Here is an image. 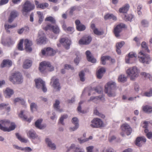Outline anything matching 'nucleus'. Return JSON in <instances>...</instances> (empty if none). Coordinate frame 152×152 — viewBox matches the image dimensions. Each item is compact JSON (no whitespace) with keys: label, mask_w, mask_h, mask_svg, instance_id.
Wrapping results in <instances>:
<instances>
[{"label":"nucleus","mask_w":152,"mask_h":152,"mask_svg":"<svg viewBox=\"0 0 152 152\" xmlns=\"http://www.w3.org/2000/svg\"><path fill=\"white\" fill-rule=\"evenodd\" d=\"M83 103V101H80L79 104V106L77 108V111L79 112L80 113H83V111L81 110V105Z\"/></svg>","instance_id":"680f3d73"},{"label":"nucleus","mask_w":152,"mask_h":152,"mask_svg":"<svg viewBox=\"0 0 152 152\" xmlns=\"http://www.w3.org/2000/svg\"><path fill=\"white\" fill-rule=\"evenodd\" d=\"M9 80L14 84H20L23 83V78L21 74L17 72L13 73L10 76Z\"/></svg>","instance_id":"f03ea898"},{"label":"nucleus","mask_w":152,"mask_h":152,"mask_svg":"<svg viewBox=\"0 0 152 152\" xmlns=\"http://www.w3.org/2000/svg\"><path fill=\"white\" fill-rule=\"evenodd\" d=\"M46 143L48 146L52 150H54L56 148V145L52 142L51 139L49 138H47L45 139Z\"/></svg>","instance_id":"4be33fe9"},{"label":"nucleus","mask_w":152,"mask_h":152,"mask_svg":"<svg viewBox=\"0 0 152 152\" xmlns=\"http://www.w3.org/2000/svg\"><path fill=\"white\" fill-rule=\"evenodd\" d=\"M76 28L78 31H84L86 27L84 25L81 24L79 26H77L76 27Z\"/></svg>","instance_id":"09e8293b"},{"label":"nucleus","mask_w":152,"mask_h":152,"mask_svg":"<svg viewBox=\"0 0 152 152\" xmlns=\"http://www.w3.org/2000/svg\"><path fill=\"white\" fill-rule=\"evenodd\" d=\"M30 109L31 111L33 112L36 110L37 108V105L36 103L34 102L31 103L30 104Z\"/></svg>","instance_id":"c03bdc74"},{"label":"nucleus","mask_w":152,"mask_h":152,"mask_svg":"<svg viewBox=\"0 0 152 152\" xmlns=\"http://www.w3.org/2000/svg\"><path fill=\"white\" fill-rule=\"evenodd\" d=\"M127 78L124 75H121L118 77V80L119 82L124 83L126 81Z\"/></svg>","instance_id":"ea45409f"},{"label":"nucleus","mask_w":152,"mask_h":152,"mask_svg":"<svg viewBox=\"0 0 152 152\" xmlns=\"http://www.w3.org/2000/svg\"><path fill=\"white\" fill-rule=\"evenodd\" d=\"M79 126L75 125V126L71 127L69 128V130L71 131H74L76 130L79 127Z\"/></svg>","instance_id":"774afa93"},{"label":"nucleus","mask_w":152,"mask_h":152,"mask_svg":"<svg viewBox=\"0 0 152 152\" xmlns=\"http://www.w3.org/2000/svg\"><path fill=\"white\" fill-rule=\"evenodd\" d=\"M138 58L139 61L143 64H149L152 60L149 55L144 54L142 51L139 53Z\"/></svg>","instance_id":"423d86ee"},{"label":"nucleus","mask_w":152,"mask_h":152,"mask_svg":"<svg viewBox=\"0 0 152 152\" xmlns=\"http://www.w3.org/2000/svg\"><path fill=\"white\" fill-rule=\"evenodd\" d=\"M143 110L145 113H150L152 112V107L149 105H145L142 107Z\"/></svg>","instance_id":"f704fd0d"},{"label":"nucleus","mask_w":152,"mask_h":152,"mask_svg":"<svg viewBox=\"0 0 152 152\" xmlns=\"http://www.w3.org/2000/svg\"><path fill=\"white\" fill-rule=\"evenodd\" d=\"M134 16L133 15H125L124 17V19L126 21H131L132 20Z\"/></svg>","instance_id":"58836bf2"},{"label":"nucleus","mask_w":152,"mask_h":152,"mask_svg":"<svg viewBox=\"0 0 152 152\" xmlns=\"http://www.w3.org/2000/svg\"><path fill=\"white\" fill-rule=\"evenodd\" d=\"M121 128L122 132L121 133V135L124 137L126 134L128 136L132 132V129L130 126L127 124H123L121 126Z\"/></svg>","instance_id":"0eeeda50"},{"label":"nucleus","mask_w":152,"mask_h":152,"mask_svg":"<svg viewBox=\"0 0 152 152\" xmlns=\"http://www.w3.org/2000/svg\"><path fill=\"white\" fill-rule=\"evenodd\" d=\"M68 116V115L66 114L62 115L59 120V122L62 125H64V119L67 118Z\"/></svg>","instance_id":"37998d69"},{"label":"nucleus","mask_w":152,"mask_h":152,"mask_svg":"<svg viewBox=\"0 0 152 152\" xmlns=\"http://www.w3.org/2000/svg\"><path fill=\"white\" fill-rule=\"evenodd\" d=\"M50 83L56 91H59L61 88L59 80L55 77H53L51 80Z\"/></svg>","instance_id":"6e6552de"},{"label":"nucleus","mask_w":152,"mask_h":152,"mask_svg":"<svg viewBox=\"0 0 152 152\" xmlns=\"http://www.w3.org/2000/svg\"><path fill=\"white\" fill-rule=\"evenodd\" d=\"M102 63L103 65H104L106 64L105 61L107 60H111L112 62H114L115 61V60L112 59L109 56H103L101 58Z\"/></svg>","instance_id":"473e14b6"},{"label":"nucleus","mask_w":152,"mask_h":152,"mask_svg":"<svg viewBox=\"0 0 152 152\" xmlns=\"http://www.w3.org/2000/svg\"><path fill=\"white\" fill-rule=\"evenodd\" d=\"M12 61L10 60H4L1 64L2 68L4 67L7 66H10L12 65Z\"/></svg>","instance_id":"2f4dec72"},{"label":"nucleus","mask_w":152,"mask_h":152,"mask_svg":"<svg viewBox=\"0 0 152 152\" xmlns=\"http://www.w3.org/2000/svg\"><path fill=\"white\" fill-rule=\"evenodd\" d=\"M16 135L18 139L22 142L26 143L28 141L27 139L25 138H22L18 133H16Z\"/></svg>","instance_id":"a19ab883"},{"label":"nucleus","mask_w":152,"mask_h":152,"mask_svg":"<svg viewBox=\"0 0 152 152\" xmlns=\"http://www.w3.org/2000/svg\"><path fill=\"white\" fill-rule=\"evenodd\" d=\"M9 127H7L5 132H9L12 130H14L15 128L16 125L13 122H10V125Z\"/></svg>","instance_id":"c9c22d12"},{"label":"nucleus","mask_w":152,"mask_h":152,"mask_svg":"<svg viewBox=\"0 0 152 152\" xmlns=\"http://www.w3.org/2000/svg\"><path fill=\"white\" fill-rule=\"evenodd\" d=\"M13 93V90L9 88H7L5 91H4V95L7 98H10Z\"/></svg>","instance_id":"a878e982"},{"label":"nucleus","mask_w":152,"mask_h":152,"mask_svg":"<svg viewBox=\"0 0 152 152\" xmlns=\"http://www.w3.org/2000/svg\"><path fill=\"white\" fill-rule=\"evenodd\" d=\"M44 29L45 30H52L55 34H58L60 33V30L57 25L53 26L50 24H48L45 27Z\"/></svg>","instance_id":"f8f14e48"},{"label":"nucleus","mask_w":152,"mask_h":152,"mask_svg":"<svg viewBox=\"0 0 152 152\" xmlns=\"http://www.w3.org/2000/svg\"><path fill=\"white\" fill-rule=\"evenodd\" d=\"M127 56L130 57V58H134L135 60L136 59L137 55L136 54L133 52L129 53Z\"/></svg>","instance_id":"864d4df0"},{"label":"nucleus","mask_w":152,"mask_h":152,"mask_svg":"<svg viewBox=\"0 0 152 152\" xmlns=\"http://www.w3.org/2000/svg\"><path fill=\"white\" fill-rule=\"evenodd\" d=\"M142 47L147 52H149V50L148 49V47L147 46L146 43L145 42H142Z\"/></svg>","instance_id":"5fc2aeb1"},{"label":"nucleus","mask_w":152,"mask_h":152,"mask_svg":"<svg viewBox=\"0 0 152 152\" xmlns=\"http://www.w3.org/2000/svg\"><path fill=\"white\" fill-rule=\"evenodd\" d=\"M32 62L30 60L26 59L23 63V68L24 69H28L30 68L32 65Z\"/></svg>","instance_id":"bb28decb"},{"label":"nucleus","mask_w":152,"mask_h":152,"mask_svg":"<svg viewBox=\"0 0 152 152\" xmlns=\"http://www.w3.org/2000/svg\"><path fill=\"white\" fill-rule=\"evenodd\" d=\"M45 20L46 21H50L53 23H55L56 22L55 19L53 17L51 16L47 17L45 19Z\"/></svg>","instance_id":"8fccbe9b"},{"label":"nucleus","mask_w":152,"mask_h":152,"mask_svg":"<svg viewBox=\"0 0 152 152\" xmlns=\"http://www.w3.org/2000/svg\"><path fill=\"white\" fill-rule=\"evenodd\" d=\"M32 42L31 41L26 39L24 41V45L26 50L27 52H30L32 51L31 46L32 45Z\"/></svg>","instance_id":"aec40b11"},{"label":"nucleus","mask_w":152,"mask_h":152,"mask_svg":"<svg viewBox=\"0 0 152 152\" xmlns=\"http://www.w3.org/2000/svg\"><path fill=\"white\" fill-rule=\"evenodd\" d=\"M94 91L98 94H100L102 91V89L101 87H96L94 88Z\"/></svg>","instance_id":"338daca9"},{"label":"nucleus","mask_w":152,"mask_h":152,"mask_svg":"<svg viewBox=\"0 0 152 152\" xmlns=\"http://www.w3.org/2000/svg\"><path fill=\"white\" fill-rule=\"evenodd\" d=\"M92 40V38L90 36L86 35L83 36L79 41L80 45H88L90 43Z\"/></svg>","instance_id":"ddd939ff"},{"label":"nucleus","mask_w":152,"mask_h":152,"mask_svg":"<svg viewBox=\"0 0 152 152\" xmlns=\"http://www.w3.org/2000/svg\"><path fill=\"white\" fill-rule=\"evenodd\" d=\"M135 59L130 58L128 56H126L125 58V62L127 64H132L134 63L136 61Z\"/></svg>","instance_id":"e433bc0d"},{"label":"nucleus","mask_w":152,"mask_h":152,"mask_svg":"<svg viewBox=\"0 0 152 152\" xmlns=\"http://www.w3.org/2000/svg\"><path fill=\"white\" fill-rule=\"evenodd\" d=\"M105 71L106 70L104 68L101 67L99 68L96 73L97 77L99 79L101 78Z\"/></svg>","instance_id":"cd10ccee"},{"label":"nucleus","mask_w":152,"mask_h":152,"mask_svg":"<svg viewBox=\"0 0 152 152\" xmlns=\"http://www.w3.org/2000/svg\"><path fill=\"white\" fill-rule=\"evenodd\" d=\"M142 6L141 4H139L137 7V13L139 15L142 14V12L140 10L142 9Z\"/></svg>","instance_id":"052dcab7"},{"label":"nucleus","mask_w":152,"mask_h":152,"mask_svg":"<svg viewBox=\"0 0 152 152\" xmlns=\"http://www.w3.org/2000/svg\"><path fill=\"white\" fill-rule=\"evenodd\" d=\"M65 31L69 33L72 34L74 32V29L73 27H69L67 28Z\"/></svg>","instance_id":"bf43d9fd"},{"label":"nucleus","mask_w":152,"mask_h":152,"mask_svg":"<svg viewBox=\"0 0 152 152\" xmlns=\"http://www.w3.org/2000/svg\"><path fill=\"white\" fill-rule=\"evenodd\" d=\"M27 112L25 110H22L20 113L18 114L19 117L21 118L22 120L24 121H27L29 122H30L32 119V117H30L29 118H27Z\"/></svg>","instance_id":"4468645a"},{"label":"nucleus","mask_w":152,"mask_h":152,"mask_svg":"<svg viewBox=\"0 0 152 152\" xmlns=\"http://www.w3.org/2000/svg\"><path fill=\"white\" fill-rule=\"evenodd\" d=\"M48 6V4L47 3H45L42 4H39V5H38V8H40L42 9H44Z\"/></svg>","instance_id":"49530a36"},{"label":"nucleus","mask_w":152,"mask_h":152,"mask_svg":"<svg viewBox=\"0 0 152 152\" xmlns=\"http://www.w3.org/2000/svg\"><path fill=\"white\" fill-rule=\"evenodd\" d=\"M126 72L131 80H134L138 76L140 70L137 67L134 66L128 69Z\"/></svg>","instance_id":"20e7f679"},{"label":"nucleus","mask_w":152,"mask_h":152,"mask_svg":"<svg viewBox=\"0 0 152 152\" xmlns=\"http://www.w3.org/2000/svg\"><path fill=\"white\" fill-rule=\"evenodd\" d=\"M125 27V24L123 23H120L115 27L114 33L116 37H118L120 36V33L122 31L123 28Z\"/></svg>","instance_id":"9d476101"},{"label":"nucleus","mask_w":152,"mask_h":152,"mask_svg":"<svg viewBox=\"0 0 152 152\" xmlns=\"http://www.w3.org/2000/svg\"><path fill=\"white\" fill-rule=\"evenodd\" d=\"M42 54L43 55L48 56H53L55 53V51L53 49L51 48L48 47L47 48L46 50L44 49L41 50Z\"/></svg>","instance_id":"a211bd4d"},{"label":"nucleus","mask_w":152,"mask_h":152,"mask_svg":"<svg viewBox=\"0 0 152 152\" xmlns=\"http://www.w3.org/2000/svg\"><path fill=\"white\" fill-rule=\"evenodd\" d=\"M23 39H21L18 45V49L20 50H23Z\"/></svg>","instance_id":"de8ad7c7"},{"label":"nucleus","mask_w":152,"mask_h":152,"mask_svg":"<svg viewBox=\"0 0 152 152\" xmlns=\"http://www.w3.org/2000/svg\"><path fill=\"white\" fill-rule=\"evenodd\" d=\"M142 25L144 27H147L148 26V22L146 20H143L141 21Z\"/></svg>","instance_id":"6e6d98bb"},{"label":"nucleus","mask_w":152,"mask_h":152,"mask_svg":"<svg viewBox=\"0 0 152 152\" xmlns=\"http://www.w3.org/2000/svg\"><path fill=\"white\" fill-rule=\"evenodd\" d=\"M8 105V104L4 103L0 104V110H2L4 108H6V107L7 105Z\"/></svg>","instance_id":"69168bd1"},{"label":"nucleus","mask_w":152,"mask_h":152,"mask_svg":"<svg viewBox=\"0 0 152 152\" xmlns=\"http://www.w3.org/2000/svg\"><path fill=\"white\" fill-rule=\"evenodd\" d=\"M78 140L79 143L81 144L88 141V138H85L81 139L80 138H78Z\"/></svg>","instance_id":"e2e57ef3"},{"label":"nucleus","mask_w":152,"mask_h":152,"mask_svg":"<svg viewBox=\"0 0 152 152\" xmlns=\"http://www.w3.org/2000/svg\"><path fill=\"white\" fill-rule=\"evenodd\" d=\"M146 139L144 137H137L136 140L135 144L139 146H141L146 142Z\"/></svg>","instance_id":"6ab92c4d"},{"label":"nucleus","mask_w":152,"mask_h":152,"mask_svg":"<svg viewBox=\"0 0 152 152\" xmlns=\"http://www.w3.org/2000/svg\"><path fill=\"white\" fill-rule=\"evenodd\" d=\"M76 58L74 60V62L75 64L77 65L81 59L80 56L79 52H77L76 53Z\"/></svg>","instance_id":"4c0bfd02"},{"label":"nucleus","mask_w":152,"mask_h":152,"mask_svg":"<svg viewBox=\"0 0 152 152\" xmlns=\"http://www.w3.org/2000/svg\"><path fill=\"white\" fill-rule=\"evenodd\" d=\"M34 8V4H31L29 1H26L21 10L23 15L24 16H27L28 13L33 10Z\"/></svg>","instance_id":"39448f33"},{"label":"nucleus","mask_w":152,"mask_h":152,"mask_svg":"<svg viewBox=\"0 0 152 152\" xmlns=\"http://www.w3.org/2000/svg\"><path fill=\"white\" fill-rule=\"evenodd\" d=\"M143 96L147 97L152 96V90L150 89L149 91L145 92L143 94Z\"/></svg>","instance_id":"13d9d810"},{"label":"nucleus","mask_w":152,"mask_h":152,"mask_svg":"<svg viewBox=\"0 0 152 152\" xmlns=\"http://www.w3.org/2000/svg\"><path fill=\"white\" fill-rule=\"evenodd\" d=\"M72 122L74 125H77L79 126L78 123V120L77 118L76 117L73 118L71 120Z\"/></svg>","instance_id":"3c124183"},{"label":"nucleus","mask_w":152,"mask_h":152,"mask_svg":"<svg viewBox=\"0 0 152 152\" xmlns=\"http://www.w3.org/2000/svg\"><path fill=\"white\" fill-rule=\"evenodd\" d=\"M125 44L124 41H122L120 42L117 43L116 45V48H121L123 45Z\"/></svg>","instance_id":"603ef678"},{"label":"nucleus","mask_w":152,"mask_h":152,"mask_svg":"<svg viewBox=\"0 0 152 152\" xmlns=\"http://www.w3.org/2000/svg\"><path fill=\"white\" fill-rule=\"evenodd\" d=\"M18 15V12L15 10L12 11L10 14V16L8 19V22L11 23L13 20L14 18L17 17Z\"/></svg>","instance_id":"412c9836"},{"label":"nucleus","mask_w":152,"mask_h":152,"mask_svg":"<svg viewBox=\"0 0 152 152\" xmlns=\"http://www.w3.org/2000/svg\"><path fill=\"white\" fill-rule=\"evenodd\" d=\"M104 98L102 96H91L90 97V99L88 100V101H93L94 102L97 103V101L101 100L102 101H104Z\"/></svg>","instance_id":"393cba45"},{"label":"nucleus","mask_w":152,"mask_h":152,"mask_svg":"<svg viewBox=\"0 0 152 152\" xmlns=\"http://www.w3.org/2000/svg\"><path fill=\"white\" fill-rule=\"evenodd\" d=\"M22 151H24L25 152H31L32 149L29 147L23 148Z\"/></svg>","instance_id":"0e129e2a"},{"label":"nucleus","mask_w":152,"mask_h":152,"mask_svg":"<svg viewBox=\"0 0 152 152\" xmlns=\"http://www.w3.org/2000/svg\"><path fill=\"white\" fill-rule=\"evenodd\" d=\"M93 32L94 34L97 35H101L104 34V31L103 30H99L97 28L94 29Z\"/></svg>","instance_id":"a18cd8bd"},{"label":"nucleus","mask_w":152,"mask_h":152,"mask_svg":"<svg viewBox=\"0 0 152 152\" xmlns=\"http://www.w3.org/2000/svg\"><path fill=\"white\" fill-rule=\"evenodd\" d=\"M35 82L36 87L38 89L40 88L45 84V82L40 78L35 79Z\"/></svg>","instance_id":"b1692460"},{"label":"nucleus","mask_w":152,"mask_h":152,"mask_svg":"<svg viewBox=\"0 0 152 152\" xmlns=\"http://www.w3.org/2000/svg\"><path fill=\"white\" fill-rule=\"evenodd\" d=\"M42 121V119H40L37 120L35 122V126L39 129H42L45 128L46 126L44 125H41V123Z\"/></svg>","instance_id":"c85d7f7f"},{"label":"nucleus","mask_w":152,"mask_h":152,"mask_svg":"<svg viewBox=\"0 0 152 152\" xmlns=\"http://www.w3.org/2000/svg\"><path fill=\"white\" fill-rule=\"evenodd\" d=\"M39 69L42 73H45L48 71H52L54 70V67L50 62L44 61L40 63Z\"/></svg>","instance_id":"7ed1b4c3"},{"label":"nucleus","mask_w":152,"mask_h":152,"mask_svg":"<svg viewBox=\"0 0 152 152\" xmlns=\"http://www.w3.org/2000/svg\"><path fill=\"white\" fill-rule=\"evenodd\" d=\"M116 84L113 81H109L105 86V92L109 97H114L116 95Z\"/></svg>","instance_id":"f257e3e1"},{"label":"nucleus","mask_w":152,"mask_h":152,"mask_svg":"<svg viewBox=\"0 0 152 152\" xmlns=\"http://www.w3.org/2000/svg\"><path fill=\"white\" fill-rule=\"evenodd\" d=\"M87 59L88 61L92 63H95L96 62V60L92 56L91 53L89 50L87 51L86 52Z\"/></svg>","instance_id":"5701e85b"},{"label":"nucleus","mask_w":152,"mask_h":152,"mask_svg":"<svg viewBox=\"0 0 152 152\" xmlns=\"http://www.w3.org/2000/svg\"><path fill=\"white\" fill-rule=\"evenodd\" d=\"M60 42L63 44L65 48L69 49L71 44V41L67 38H62L60 40Z\"/></svg>","instance_id":"dca6fc26"},{"label":"nucleus","mask_w":152,"mask_h":152,"mask_svg":"<svg viewBox=\"0 0 152 152\" xmlns=\"http://www.w3.org/2000/svg\"><path fill=\"white\" fill-rule=\"evenodd\" d=\"M37 14L39 18V23L41 24L43 20L44 16L43 14L40 11H38Z\"/></svg>","instance_id":"79ce46f5"},{"label":"nucleus","mask_w":152,"mask_h":152,"mask_svg":"<svg viewBox=\"0 0 152 152\" xmlns=\"http://www.w3.org/2000/svg\"><path fill=\"white\" fill-rule=\"evenodd\" d=\"M27 133V136L29 138L33 140L36 139L39 141H40V137L37 136L33 130L31 129L28 131Z\"/></svg>","instance_id":"2eb2a0df"},{"label":"nucleus","mask_w":152,"mask_h":152,"mask_svg":"<svg viewBox=\"0 0 152 152\" xmlns=\"http://www.w3.org/2000/svg\"><path fill=\"white\" fill-rule=\"evenodd\" d=\"M59 101L58 100H56L55 101V103L54 104V108L57 111L59 112H62L63 111L62 109H60V106L59 105Z\"/></svg>","instance_id":"72a5a7b5"},{"label":"nucleus","mask_w":152,"mask_h":152,"mask_svg":"<svg viewBox=\"0 0 152 152\" xmlns=\"http://www.w3.org/2000/svg\"><path fill=\"white\" fill-rule=\"evenodd\" d=\"M46 41V38L45 37L43 32L39 31L38 34L37 39L36 40L37 43L38 45H41L45 43Z\"/></svg>","instance_id":"1a4fd4ad"},{"label":"nucleus","mask_w":152,"mask_h":152,"mask_svg":"<svg viewBox=\"0 0 152 152\" xmlns=\"http://www.w3.org/2000/svg\"><path fill=\"white\" fill-rule=\"evenodd\" d=\"M129 5L128 4H126L123 7L119 9V11L120 13H126L128 10Z\"/></svg>","instance_id":"7c9ffc66"},{"label":"nucleus","mask_w":152,"mask_h":152,"mask_svg":"<svg viewBox=\"0 0 152 152\" xmlns=\"http://www.w3.org/2000/svg\"><path fill=\"white\" fill-rule=\"evenodd\" d=\"M10 125V122L8 120L5 119L0 121V129L5 131L7 127Z\"/></svg>","instance_id":"f3484780"},{"label":"nucleus","mask_w":152,"mask_h":152,"mask_svg":"<svg viewBox=\"0 0 152 152\" xmlns=\"http://www.w3.org/2000/svg\"><path fill=\"white\" fill-rule=\"evenodd\" d=\"M79 76L80 80L81 81L83 82L84 81L85 79L84 77V73L83 71H81L79 74Z\"/></svg>","instance_id":"4d7b16f0"},{"label":"nucleus","mask_w":152,"mask_h":152,"mask_svg":"<svg viewBox=\"0 0 152 152\" xmlns=\"http://www.w3.org/2000/svg\"><path fill=\"white\" fill-rule=\"evenodd\" d=\"M75 148V152H84V150L83 148H78L77 147L75 148V145L74 144H72L70 147L68 149L67 152L71 149H72Z\"/></svg>","instance_id":"c756f323"},{"label":"nucleus","mask_w":152,"mask_h":152,"mask_svg":"<svg viewBox=\"0 0 152 152\" xmlns=\"http://www.w3.org/2000/svg\"><path fill=\"white\" fill-rule=\"evenodd\" d=\"M91 126L93 128H98L102 126L103 122L102 121L98 118L94 119L91 121Z\"/></svg>","instance_id":"9b49d317"}]
</instances>
